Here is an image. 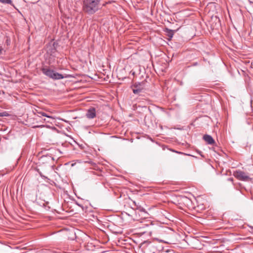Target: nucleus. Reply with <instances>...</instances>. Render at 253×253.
I'll return each mask as SVG.
<instances>
[{"mask_svg": "<svg viewBox=\"0 0 253 253\" xmlns=\"http://www.w3.org/2000/svg\"><path fill=\"white\" fill-rule=\"evenodd\" d=\"M143 89V86L142 84L140 83L135 84L133 86V88L132 89L133 92L134 94H139L140 92H142Z\"/></svg>", "mask_w": 253, "mask_h": 253, "instance_id": "5", "label": "nucleus"}, {"mask_svg": "<svg viewBox=\"0 0 253 253\" xmlns=\"http://www.w3.org/2000/svg\"><path fill=\"white\" fill-rule=\"evenodd\" d=\"M42 73L48 77L53 80H60L67 77L57 72H54L53 70L43 68L42 69Z\"/></svg>", "mask_w": 253, "mask_h": 253, "instance_id": "2", "label": "nucleus"}, {"mask_svg": "<svg viewBox=\"0 0 253 253\" xmlns=\"http://www.w3.org/2000/svg\"><path fill=\"white\" fill-rule=\"evenodd\" d=\"M234 175L240 180L247 181L250 179L249 176H248L244 172L241 170L236 171L234 173Z\"/></svg>", "mask_w": 253, "mask_h": 253, "instance_id": "4", "label": "nucleus"}, {"mask_svg": "<svg viewBox=\"0 0 253 253\" xmlns=\"http://www.w3.org/2000/svg\"><path fill=\"white\" fill-rule=\"evenodd\" d=\"M144 253H156V248L151 243H144L141 246Z\"/></svg>", "mask_w": 253, "mask_h": 253, "instance_id": "3", "label": "nucleus"}, {"mask_svg": "<svg viewBox=\"0 0 253 253\" xmlns=\"http://www.w3.org/2000/svg\"><path fill=\"white\" fill-rule=\"evenodd\" d=\"M166 31L167 33V36L170 38H172L173 35V31L169 29H166Z\"/></svg>", "mask_w": 253, "mask_h": 253, "instance_id": "8", "label": "nucleus"}, {"mask_svg": "<svg viewBox=\"0 0 253 253\" xmlns=\"http://www.w3.org/2000/svg\"><path fill=\"white\" fill-rule=\"evenodd\" d=\"M0 2L3 4H9L11 5H13L11 0H0Z\"/></svg>", "mask_w": 253, "mask_h": 253, "instance_id": "9", "label": "nucleus"}, {"mask_svg": "<svg viewBox=\"0 0 253 253\" xmlns=\"http://www.w3.org/2000/svg\"><path fill=\"white\" fill-rule=\"evenodd\" d=\"M38 113L39 114L40 117L43 116V117H46L47 119H53V118L52 117L47 115L44 112H39Z\"/></svg>", "mask_w": 253, "mask_h": 253, "instance_id": "10", "label": "nucleus"}, {"mask_svg": "<svg viewBox=\"0 0 253 253\" xmlns=\"http://www.w3.org/2000/svg\"><path fill=\"white\" fill-rule=\"evenodd\" d=\"M101 0H84L83 8L88 14H93L97 11L100 7Z\"/></svg>", "mask_w": 253, "mask_h": 253, "instance_id": "1", "label": "nucleus"}, {"mask_svg": "<svg viewBox=\"0 0 253 253\" xmlns=\"http://www.w3.org/2000/svg\"><path fill=\"white\" fill-rule=\"evenodd\" d=\"M86 116L88 119H93L96 116V111L94 108L89 109L86 114Z\"/></svg>", "mask_w": 253, "mask_h": 253, "instance_id": "6", "label": "nucleus"}, {"mask_svg": "<svg viewBox=\"0 0 253 253\" xmlns=\"http://www.w3.org/2000/svg\"><path fill=\"white\" fill-rule=\"evenodd\" d=\"M10 115L6 111L0 112V117H9Z\"/></svg>", "mask_w": 253, "mask_h": 253, "instance_id": "11", "label": "nucleus"}, {"mask_svg": "<svg viewBox=\"0 0 253 253\" xmlns=\"http://www.w3.org/2000/svg\"><path fill=\"white\" fill-rule=\"evenodd\" d=\"M204 140L209 144H213L214 140L213 138L210 135L205 134L203 136Z\"/></svg>", "mask_w": 253, "mask_h": 253, "instance_id": "7", "label": "nucleus"}, {"mask_svg": "<svg viewBox=\"0 0 253 253\" xmlns=\"http://www.w3.org/2000/svg\"><path fill=\"white\" fill-rule=\"evenodd\" d=\"M44 121H46L47 122H49V121L46 120L45 119H44Z\"/></svg>", "mask_w": 253, "mask_h": 253, "instance_id": "13", "label": "nucleus"}, {"mask_svg": "<svg viewBox=\"0 0 253 253\" xmlns=\"http://www.w3.org/2000/svg\"><path fill=\"white\" fill-rule=\"evenodd\" d=\"M3 48L2 46L0 45V55L2 54Z\"/></svg>", "mask_w": 253, "mask_h": 253, "instance_id": "12", "label": "nucleus"}]
</instances>
